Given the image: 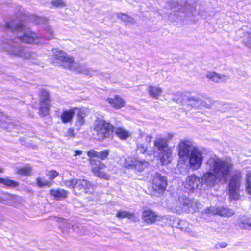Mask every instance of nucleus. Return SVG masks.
<instances>
[{"mask_svg":"<svg viewBox=\"0 0 251 251\" xmlns=\"http://www.w3.org/2000/svg\"><path fill=\"white\" fill-rule=\"evenodd\" d=\"M207 171L201 178L193 174L188 176L185 180L184 187L189 192L197 190L200 183L210 188L227 181L232 171L233 164L231 160L223 159L216 157L209 158L206 164Z\"/></svg>","mask_w":251,"mask_h":251,"instance_id":"nucleus-1","label":"nucleus"},{"mask_svg":"<svg viewBox=\"0 0 251 251\" xmlns=\"http://www.w3.org/2000/svg\"><path fill=\"white\" fill-rule=\"evenodd\" d=\"M94 130L98 140H103L108 137L113 130V126L104 120L97 119L94 124Z\"/></svg>","mask_w":251,"mask_h":251,"instance_id":"nucleus-2","label":"nucleus"},{"mask_svg":"<svg viewBox=\"0 0 251 251\" xmlns=\"http://www.w3.org/2000/svg\"><path fill=\"white\" fill-rule=\"evenodd\" d=\"M241 175L240 173L234 175L228 184V194L230 200H237L240 198V187Z\"/></svg>","mask_w":251,"mask_h":251,"instance_id":"nucleus-3","label":"nucleus"},{"mask_svg":"<svg viewBox=\"0 0 251 251\" xmlns=\"http://www.w3.org/2000/svg\"><path fill=\"white\" fill-rule=\"evenodd\" d=\"M189 167L193 170L199 169L202 165L203 157L202 152L197 147H193L188 156Z\"/></svg>","mask_w":251,"mask_h":251,"instance_id":"nucleus-4","label":"nucleus"},{"mask_svg":"<svg viewBox=\"0 0 251 251\" xmlns=\"http://www.w3.org/2000/svg\"><path fill=\"white\" fill-rule=\"evenodd\" d=\"M89 162L92 165V171L96 176L104 179L109 178V175L105 171L106 169V166L101 162L96 160L94 159L90 158Z\"/></svg>","mask_w":251,"mask_h":251,"instance_id":"nucleus-5","label":"nucleus"},{"mask_svg":"<svg viewBox=\"0 0 251 251\" xmlns=\"http://www.w3.org/2000/svg\"><path fill=\"white\" fill-rule=\"evenodd\" d=\"M152 188L153 190L158 194L164 192L167 186L166 177L156 173L153 176L151 179Z\"/></svg>","mask_w":251,"mask_h":251,"instance_id":"nucleus-6","label":"nucleus"},{"mask_svg":"<svg viewBox=\"0 0 251 251\" xmlns=\"http://www.w3.org/2000/svg\"><path fill=\"white\" fill-rule=\"evenodd\" d=\"M142 219L144 222L148 224H152L157 221H160L162 217L155 211L149 208L145 209L142 214Z\"/></svg>","mask_w":251,"mask_h":251,"instance_id":"nucleus-7","label":"nucleus"},{"mask_svg":"<svg viewBox=\"0 0 251 251\" xmlns=\"http://www.w3.org/2000/svg\"><path fill=\"white\" fill-rule=\"evenodd\" d=\"M149 163L144 160L128 158L126 160L125 166L126 168L133 169L137 172H141L148 167Z\"/></svg>","mask_w":251,"mask_h":251,"instance_id":"nucleus-8","label":"nucleus"},{"mask_svg":"<svg viewBox=\"0 0 251 251\" xmlns=\"http://www.w3.org/2000/svg\"><path fill=\"white\" fill-rule=\"evenodd\" d=\"M50 96L48 92L43 90L40 98V112L42 116L47 115L50 106Z\"/></svg>","mask_w":251,"mask_h":251,"instance_id":"nucleus-9","label":"nucleus"},{"mask_svg":"<svg viewBox=\"0 0 251 251\" xmlns=\"http://www.w3.org/2000/svg\"><path fill=\"white\" fill-rule=\"evenodd\" d=\"M206 213L219 215L221 217H229L232 216L234 212L230 209L224 207H210L205 210Z\"/></svg>","mask_w":251,"mask_h":251,"instance_id":"nucleus-10","label":"nucleus"},{"mask_svg":"<svg viewBox=\"0 0 251 251\" xmlns=\"http://www.w3.org/2000/svg\"><path fill=\"white\" fill-rule=\"evenodd\" d=\"M54 58L58 61L65 63H74V60L72 56L68 55L65 51L58 48L52 50Z\"/></svg>","mask_w":251,"mask_h":251,"instance_id":"nucleus-11","label":"nucleus"},{"mask_svg":"<svg viewBox=\"0 0 251 251\" xmlns=\"http://www.w3.org/2000/svg\"><path fill=\"white\" fill-rule=\"evenodd\" d=\"M193 147L189 141H180L178 145V151L179 157L182 158L188 156Z\"/></svg>","mask_w":251,"mask_h":251,"instance_id":"nucleus-12","label":"nucleus"},{"mask_svg":"<svg viewBox=\"0 0 251 251\" xmlns=\"http://www.w3.org/2000/svg\"><path fill=\"white\" fill-rule=\"evenodd\" d=\"M62 66L65 69L77 72L82 73L84 74L92 76V73L88 69L86 68L84 66L80 65V64H62Z\"/></svg>","mask_w":251,"mask_h":251,"instance_id":"nucleus-13","label":"nucleus"},{"mask_svg":"<svg viewBox=\"0 0 251 251\" xmlns=\"http://www.w3.org/2000/svg\"><path fill=\"white\" fill-rule=\"evenodd\" d=\"M179 202L182 205V208L189 211H195L198 209L197 201L194 200H190L186 197H181L179 198Z\"/></svg>","mask_w":251,"mask_h":251,"instance_id":"nucleus-14","label":"nucleus"},{"mask_svg":"<svg viewBox=\"0 0 251 251\" xmlns=\"http://www.w3.org/2000/svg\"><path fill=\"white\" fill-rule=\"evenodd\" d=\"M107 101L110 105L115 109H120L125 106L126 101L118 95H116L113 98H108Z\"/></svg>","mask_w":251,"mask_h":251,"instance_id":"nucleus-15","label":"nucleus"},{"mask_svg":"<svg viewBox=\"0 0 251 251\" xmlns=\"http://www.w3.org/2000/svg\"><path fill=\"white\" fill-rule=\"evenodd\" d=\"M160 152V159L163 165L170 163L173 158L172 148H167L166 150H163Z\"/></svg>","mask_w":251,"mask_h":251,"instance_id":"nucleus-16","label":"nucleus"},{"mask_svg":"<svg viewBox=\"0 0 251 251\" xmlns=\"http://www.w3.org/2000/svg\"><path fill=\"white\" fill-rule=\"evenodd\" d=\"M236 35L241 39V41L245 46L251 47V31H245L243 29H240L236 32Z\"/></svg>","mask_w":251,"mask_h":251,"instance_id":"nucleus-17","label":"nucleus"},{"mask_svg":"<svg viewBox=\"0 0 251 251\" xmlns=\"http://www.w3.org/2000/svg\"><path fill=\"white\" fill-rule=\"evenodd\" d=\"M154 145L159 151L170 148L167 139L161 135H158L156 137L154 142Z\"/></svg>","mask_w":251,"mask_h":251,"instance_id":"nucleus-18","label":"nucleus"},{"mask_svg":"<svg viewBox=\"0 0 251 251\" xmlns=\"http://www.w3.org/2000/svg\"><path fill=\"white\" fill-rule=\"evenodd\" d=\"M178 228L180 229L182 231H184L193 236H196L197 233L194 231L193 229V226L192 224L189 223L184 220H180L178 222Z\"/></svg>","mask_w":251,"mask_h":251,"instance_id":"nucleus-19","label":"nucleus"},{"mask_svg":"<svg viewBox=\"0 0 251 251\" xmlns=\"http://www.w3.org/2000/svg\"><path fill=\"white\" fill-rule=\"evenodd\" d=\"M206 77L210 80L216 83L225 82L228 79L227 76L214 72L207 73Z\"/></svg>","mask_w":251,"mask_h":251,"instance_id":"nucleus-20","label":"nucleus"},{"mask_svg":"<svg viewBox=\"0 0 251 251\" xmlns=\"http://www.w3.org/2000/svg\"><path fill=\"white\" fill-rule=\"evenodd\" d=\"M77 110V108L74 107L69 110H65L63 111L60 116L63 123H67L72 121L73 115L75 111Z\"/></svg>","mask_w":251,"mask_h":251,"instance_id":"nucleus-21","label":"nucleus"},{"mask_svg":"<svg viewBox=\"0 0 251 251\" xmlns=\"http://www.w3.org/2000/svg\"><path fill=\"white\" fill-rule=\"evenodd\" d=\"M237 224L241 228L251 230V218L246 216H241L239 218Z\"/></svg>","mask_w":251,"mask_h":251,"instance_id":"nucleus-22","label":"nucleus"},{"mask_svg":"<svg viewBox=\"0 0 251 251\" xmlns=\"http://www.w3.org/2000/svg\"><path fill=\"white\" fill-rule=\"evenodd\" d=\"M50 193L54 197V199L57 200L66 198L68 193L67 191L60 188L51 189L50 190Z\"/></svg>","mask_w":251,"mask_h":251,"instance_id":"nucleus-23","label":"nucleus"},{"mask_svg":"<svg viewBox=\"0 0 251 251\" xmlns=\"http://www.w3.org/2000/svg\"><path fill=\"white\" fill-rule=\"evenodd\" d=\"M75 188L80 190L90 189L92 187L91 183L84 179H75Z\"/></svg>","mask_w":251,"mask_h":251,"instance_id":"nucleus-24","label":"nucleus"},{"mask_svg":"<svg viewBox=\"0 0 251 251\" xmlns=\"http://www.w3.org/2000/svg\"><path fill=\"white\" fill-rule=\"evenodd\" d=\"M148 91L151 97L155 99H158L162 92L160 88L152 86L148 87Z\"/></svg>","mask_w":251,"mask_h":251,"instance_id":"nucleus-25","label":"nucleus"},{"mask_svg":"<svg viewBox=\"0 0 251 251\" xmlns=\"http://www.w3.org/2000/svg\"><path fill=\"white\" fill-rule=\"evenodd\" d=\"M152 139L151 135L147 134L143 131H139V137L137 141H140L143 144L149 145Z\"/></svg>","mask_w":251,"mask_h":251,"instance_id":"nucleus-26","label":"nucleus"},{"mask_svg":"<svg viewBox=\"0 0 251 251\" xmlns=\"http://www.w3.org/2000/svg\"><path fill=\"white\" fill-rule=\"evenodd\" d=\"M77 118L75 125L78 126H81L84 123V117L86 116L85 112L84 109L77 108Z\"/></svg>","mask_w":251,"mask_h":251,"instance_id":"nucleus-27","label":"nucleus"},{"mask_svg":"<svg viewBox=\"0 0 251 251\" xmlns=\"http://www.w3.org/2000/svg\"><path fill=\"white\" fill-rule=\"evenodd\" d=\"M115 133L121 139H126L130 135L128 132L122 128L116 129Z\"/></svg>","mask_w":251,"mask_h":251,"instance_id":"nucleus-28","label":"nucleus"},{"mask_svg":"<svg viewBox=\"0 0 251 251\" xmlns=\"http://www.w3.org/2000/svg\"><path fill=\"white\" fill-rule=\"evenodd\" d=\"M119 17L121 18V19L125 23L126 25H130L133 24H134L135 21L134 19L129 16L125 14H121L118 15Z\"/></svg>","mask_w":251,"mask_h":251,"instance_id":"nucleus-29","label":"nucleus"},{"mask_svg":"<svg viewBox=\"0 0 251 251\" xmlns=\"http://www.w3.org/2000/svg\"><path fill=\"white\" fill-rule=\"evenodd\" d=\"M32 168L29 166L17 168V173L22 175H29L31 174Z\"/></svg>","mask_w":251,"mask_h":251,"instance_id":"nucleus-30","label":"nucleus"},{"mask_svg":"<svg viewBox=\"0 0 251 251\" xmlns=\"http://www.w3.org/2000/svg\"><path fill=\"white\" fill-rule=\"evenodd\" d=\"M0 183L11 187H15L19 185V183L16 181L9 179H5L2 178H0Z\"/></svg>","mask_w":251,"mask_h":251,"instance_id":"nucleus-31","label":"nucleus"},{"mask_svg":"<svg viewBox=\"0 0 251 251\" xmlns=\"http://www.w3.org/2000/svg\"><path fill=\"white\" fill-rule=\"evenodd\" d=\"M37 185L39 187H43L45 186L50 187L52 185V182L47 180L46 179H42L40 177H38L36 179Z\"/></svg>","mask_w":251,"mask_h":251,"instance_id":"nucleus-32","label":"nucleus"},{"mask_svg":"<svg viewBox=\"0 0 251 251\" xmlns=\"http://www.w3.org/2000/svg\"><path fill=\"white\" fill-rule=\"evenodd\" d=\"M246 189L248 194H251V171L246 174Z\"/></svg>","mask_w":251,"mask_h":251,"instance_id":"nucleus-33","label":"nucleus"},{"mask_svg":"<svg viewBox=\"0 0 251 251\" xmlns=\"http://www.w3.org/2000/svg\"><path fill=\"white\" fill-rule=\"evenodd\" d=\"M116 216L119 218H128L131 219L134 217L133 213L126 211H118L117 213Z\"/></svg>","mask_w":251,"mask_h":251,"instance_id":"nucleus-34","label":"nucleus"},{"mask_svg":"<svg viewBox=\"0 0 251 251\" xmlns=\"http://www.w3.org/2000/svg\"><path fill=\"white\" fill-rule=\"evenodd\" d=\"M148 145L143 144L140 141H137V151L140 153L144 154L146 152Z\"/></svg>","mask_w":251,"mask_h":251,"instance_id":"nucleus-35","label":"nucleus"},{"mask_svg":"<svg viewBox=\"0 0 251 251\" xmlns=\"http://www.w3.org/2000/svg\"><path fill=\"white\" fill-rule=\"evenodd\" d=\"M201 103V100L190 98L188 100V104L194 107H200V103Z\"/></svg>","mask_w":251,"mask_h":251,"instance_id":"nucleus-36","label":"nucleus"},{"mask_svg":"<svg viewBox=\"0 0 251 251\" xmlns=\"http://www.w3.org/2000/svg\"><path fill=\"white\" fill-rule=\"evenodd\" d=\"M51 4L56 7H63L66 5L64 0H53Z\"/></svg>","mask_w":251,"mask_h":251,"instance_id":"nucleus-37","label":"nucleus"},{"mask_svg":"<svg viewBox=\"0 0 251 251\" xmlns=\"http://www.w3.org/2000/svg\"><path fill=\"white\" fill-rule=\"evenodd\" d=\"M109 155V151L107 150L98 152L97 158L102 160L105 159Z\"/></svg>","mask_w":251,"mask_h":251,"instance_id":"nucleus-38","label":"nucleus"},{"mask_svg":"<svg viewBox=\"0 0 251 251\" xmlns=\"http://www.w3.org/2000/svg\"><path fill=\"white\" fill-rule=\"evenodd\" d=\"M46 175L50 179L52 180L58 176V173L56 171L51 170L48 172Z\"/></svg>","mask_w":251,"mask_h":251,"instance_id":"nucleus-39","label":"nucleus"},{"mask_svg":"<svg viewBox=\"0 0 251 251\" xmlns=\"http://www.w3.org/2000/svg\"><path fill=\"white\" fill-rule=\"evenodd\" d=\"M75 179H73L69 181H64V185L69 188H75Z\"/></svg>","mask_w":251,"mask_h":251,"instance_id":"nucleus-40","label":"nucleus"},{"mask_svg":"<svg viewBox=\"0 0 251 251\" xmlns=\"http://www.w3.org/2000/svg\"><path fill=\"white\" fill-rule=\"evenodd\" d=\"M47 34H48V35H47L45 36V38L48 40H51L53 38V32L52 30V29L50 27H48L46 29Z\"/></svg>","mask_w":251,"mask_h":251,"instance_id":"nucleus-41","label":"nucleus"},{"mask_svg":"<svg viewBox=\"0 0 251 251\" xmlns=\"http://www.w3.org/2000/svg\"><path fill=\"white\" fill-rule=\"evenodd\" d=\"M75 136V134L74 133V129L73 128H70L67 130L65 133V136L70 138H74Z\"/></svg>","mask_w":251,"mask_h":251,"instance_id":"nucleus-42","label":"nucleus"},{"mask_svg":"<svg viewBox=\"0 0 251 251\" xmlns=\"http://www.w3.org/2000/svg\"><path fill=\"white\" fill-rule=\"evenodd\" d=\"M206 100L208 101V103L206 101H204L201 100V103H200V107L204 106L206 108H209L212 104L211 100L210 99H206Z\"/></svg>","mask_w":251,"mask_h":251,"instance_id":"nucleus-43","label":"nucleus"},{"mask_svg":"<svg viewBox=\"0 0 251 251\" xmlns=\"http://www.w3.org/2000/svg\"><path fill=\"white\" fill-rule=\"evenodd\" d=\"M98 152L97 151H96L95 150H89V151H87V155L90 157V158H92V157H97L98 156Z\"/></svg>","mask_w":251,"mask_h":251,"instance_id":"nucleus-44","label":"nucleus"},{"mask_svg":"<svg viewBox=\"0 0 251 251\" xmlns=\"http://www.w3.org/2000/svg\"><path fill=\"white\" fill-rule=\"evenodd\" d=\"M3 198L4 199L0 200V201L4 203H7L8 202L6 201V199H9L11 200L13 196L7 194H5L3 195Z\"/></svg>","mask_w":251,"mask_h":251,"instance_id":"nucleus-45","label":"nucleus"},{"mask_svg":"<svg viewBox=\"0 0 251 251\" xmlns=\"http://www.w3.org/2000/svg\"><path fill=\"white\" fill-rule=\"evenodd\" d=\"M2 126L3 128H4L9 131H11L13 127L15 126L12 123H8L7 126H4V125H2Z\"/></svg>","mask_w":251,"mask_h":251,"instance_id":"nucleus-46","label":"nucleus"},{"mask_svg":"<svg viewBox=\"0 0 251 251\" xmlns=\"http://www.w3.org/2000/svg\"><path fill=\"white\" fill-rule=\"evenodd\" d=\"M227 246V244L225 242L219 243L216 245V246L217 247V248L220 247V248H225Z\"/></svg>","mask_w":251,"mask_h":251,"instance_id":"nucleus-47","label":"nucleus"},{"mask_svg":"<svg viewBox=\"0 0 251 251\" xmlns=\"http://www.w3.org/2000/svg\"><path fill=\"white\" fill-rule=\"evenodd\" d=\"M173 137H174V134L171 133H169L167 134V137H165V138L167 139L168 142H169V141L171 140L173 138Z\"/></svg>","mask_w":251,"mask_h":251,"instance_id":"nucleus-48","label":"nucleus"},{"mask_svg":"<svg viewBox=\"0 0 251 251\" xmlns=\"http://www.w3.org/2000/svg\"><path fill=\"white\" fill-rule=\"evenodd\" d=\"M75 154H74V156H76L77 155H80L82 154V151L80 150H76L75 151Z\"/></svg>","mask_w":251,"mask_h":251,"instance_id":"nucleus-49","label":"nucleus"},{"mask_svg":"<svg viewBox=\"0 0 251 251\" xmlns=\"http://www.w3.org/2000/svg\"><path fill=\"white\" fill-rule=\"evenodd\" d=\"M67 227H68L69 229L71 228L73 229V230H75V229H74L75 225L73 224H69L67 226Z\"/></svg>","mask_w":251,"mask_h":251,"instance_id":"nucleus-50","label":"nucleus"},{"mask_svg":"<svg viewBox=\"0 0 251 251\" xmlns=\"http://www.w3.org/2000/svg\"><path fill=\"white\" fill-rule=\"evenodd\" d=\"M3 221V217L2 216L0 215V225L2 224Z\"/></svg>","mask_w":251,"mask_h":251,"instance_id":"nucleus-51","label":"nucleus"},{"mask_svg":"<svg viewBox=\"0 0 251 251\" xmlns=\"http://www.w3.org/2000/svg\"><path fill=\"white\" fill-rule=\"evenodd\" d=\"M174 2H177V4H178V0H174Z\"/></svg>","mask_w":251,"mask_h":251,"instance_id":"nucleus-52","label":"nucleus"},{"mask_svg":"<svg viewBox=\"0 0 251 251\" xmlns=\"http://www.w3.org/2000/svg\"><path fill=\"white\" fill-rule=\"evenodd\" d=\"M2 172H3V169L2 168H0V173Z\"/></svg>","mask_w":251,"mask_h":251,"instance_id":"nucleus-53","label":"nucleus"},{"mask_svg":"<svg viewBox=\"0 0 251 251\" xmlns=\"http://www.w3.org/2000/svg\"><path fill=\"white\" fill-rule=\"evenodd\" d=\"M176 212H178V209H176Z\"/></svg>","mask_w":251,"mask_h":251,"instance_id":"nucleus-54","label":"nucleus"}]
</instances>
